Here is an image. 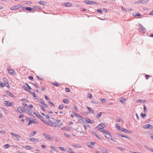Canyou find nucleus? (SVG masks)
Masks as SVG:
<instances>
[{
  "label": "nucleus",
  "mask_w": 153,
  "mask_h": 153,
  "mask_svg": "<svg viewBox=\"0 0 153 153\" xmlns=\"http://www.w3.org/2000/svg\"><path fill=\"white\" fill-rule=\"evenodd\" d=\"M89 143H90V144L89 145H88V147L90 148H92L93 147H92L91 146H92L94 145L96 143L95 142H89Z\"/></svg>",
  "instance_id": "nucleus-10"
},
{
  "label": "nucleus",
  "mask_w": 153,
  "mask_h": 153,
  "mask_svg": "<svg viewBox=\"0 0 153 153\" xmlns=\"http://www.w3.org/2000/svg\"><path fill=\"white\" fill-rule=\"evenodd\" d=\"M146 115V114H144L143 113H141L140 114V116L142 117H145Z\"/></svg>",
  "instance_id": "nucleus-46"
},
{
  "label": "nucleus",
  "mask_w": 153,
  "mask_h": 153,
  "mask_svg": "<svg viewBox=\"0 0 153 153\" xmlns=\"http://www.w3.org/2000/svg\"><path fill=\"white\" fill-rule=\"evenodd\" d=\"M54 127H56L57 126H59L61 127L62 126V123L61 122V121L58 120H54Z\"/></svg>",
  "instance_id": "nucleus-1"
},
{
  "label": "nucleus",
  "mask_w": 153,
  "mask_h": 153,
  "mask_svg": "<svg viewBox=\"0 0 153 153\" xmlns=\"http://www.w3.org/2000/svg\"><path fill=\"white\" fill-rule=\"evenodd\" d=\"M117 121L118 122H120V118L119 117H117Z\"/></svg>",
  "instance_id": "nucleus-62"
},
{
  "label": "nucleus",
  "mask_w": 153,
  "mask_h": 153,
  "mask_svg": "<svg viewBox=\"0 0 153 153\" xmlns=\"http://www.w3.org/2000/svg\"><path fill=\"white\" fill-rule=\"evenodd\" d=\"M39 3L43 5H46V3L42 1H40L39 2Z\"/></svg>",
  "instance_id": "nucleus-26"
},
{
  "label": "nucleus",
  "mask_w": 153,
  "mask_h": 153,
  "mask_svg": "<svg viewBox=\"0 0 153 153\" xmlns=\"http://www.w3.org/2000/svg\"><path fill=\"white\" fill-rule=\"evenodd\" d=\"M36 133V131H35L31 133L30 135L31 136H33Z\"/></svg>",
  "instance_id": "nucleus-39"
},
{
  "label": "nucleus",
  "mask_w": 153,
  "mask_h": 153,
  "mask_svg": "<svg viewBox=\"0 0 153 153\" xmlns=\"http://www.w3.org/2000/svg\"><path fill=\"white\" fill-rule=\"evenodd\" d=\"M101 101L102 102H105V99L102 98L101 99Z\"/></svg>",
  "instance_id": "nucleus-56"
},
{
  "label": "nucleus",
  "mask_w": 153,
  "mask_h": 153,
  "mask_svg": "<svg viewBox=\"0 0 153 153\" xmlns=\"http://www.w3.org/2000/svg\"><path fill=\"white\" fill-rule=\"evenodd\" d=\"M51 148L54 151H55L56 152H57L58 151V150L56 149V148H55L53 146H51Z\"/></svg>",
  "instance_id": "nucleus-37"
},
{
  "label": "nucleus",
  "mask_w": 153,
  "mask_h": 153,
  "mask_svg": "<svg viewBox=\"0 0 153 153\" xmlns=\"http://www.w3.org/2000/svg\"><path fill=\"white\" fill-rule=\"evenodd\" d=\"M55 85L57 87H58L59 86V84L57 82H56L55 85Z\"/></svg>",
  "instance_id": "nucleus-63"
},
{
  "label": "nucleus",
  "mask_w": 153,
  "mask_h": 153,
  "mask_svg": "<svg viewBox=\"0 0 153 153\" xmlns=\"http://www.w3.org/2000/svg\"><path fill=\"white\" fill-rule=\"evenodd\" d=\"M103 113L102 112L98 113L96 115V118L97 119L99 118L102 115Z\"/></svg>",
  "instance_id": "nucleus-18"
},
{
  "label": "nucleus",
  "mask_w": 153,
  "mask_h": 153,
  "mask_svg": "<svg viewBox=\"0 0 153 153\" xmlns=\"http://www.w3.org/2000/svg\"><path fill=\"white\" fill-rule=\"evenodd\" d=\"M10 134L12 135H13L14 137H16L17 138H18V137H19V136L18 134H16L13 132L10 133Z\"/></svg>",
  "instance_id": "nucleus-24"
},
{
  "label": "nucleus",
  "mask_w": 153,
  "mask_h": 153,
  "mask_svg": "<svg viewBox=\"0 0 153 153\" xmlns=\"http://www.w3.org/2000/svg\"><path fill=\"white\" fill-rule=\"evenodd\" d=\"M33 84L35 87L36 88H39V87L36 83H35L34 84Z\"/></svg>",
  "instance_id": "nucleus-53"
},
{
  "label": "nucleus",
  "mask_w": 153,
  "mask_h": 153,
  "mask_svg": "<svg viewBox=\"0 0 153 153\" xmlns=\"http://www.w3.org/2000/svg\"><path fill=\"white\" fill-rule=\"evenodd\" d=\"M65 6L67 7H71L72 4L69 3H66L65 4Z\"/></svg>",
  "instance_id": "nucleus-28"
},
{
  "label": "nucleus",
  "mask_w": 153,
  "mask_h": 153,
  "mask_svg": "<svg viewBox=\"0 0 153 153\" xmlns=\"http://www.w3.org/2000/svg\"><path fill=\"white\" fill-rule=\"evenodd\" d=\"M126 101V99L125 98H121L120 100V101L123 103H125Z\"/></svg>",
  "instance_id": "nucleus-20"
},
{
  "label": "nucleus",
  "mask_w": 153,
  "mask_h": 153,
  "mask_svg": "<svg viewBox=\"0 0 153 153\" xmlns=\"http://www.w3.org/2000/svg\"><path fill=\"white\" fill-rule=\"evenodd\" d=\"M25 91H26L30 93V94H32V93H33V92H32L30 90H28L27 89V88H25Z\"/></svg>",
  "instance_id": "nucleus-47"
},
{
  "label": "nucleus",
  "mask_w": 153,
  "mask_h": 153,
  "mask_svg": "<svg viewBox=\"0 0 153 153\" xmlns=\"http://www.w3.org/2000/svg\"><path fill=\"white\" fill-rule=\"evenodd\" d=\"M17 110L19 112V113H22L24 112L25 110L24 108H22L18 107L17 108Z\"/></svg>",
  "instance_id": "nucleus-6"
},
{
  "label": "nucleus",
  "mask_w": 153,
  "mask_h": 153,
  "mask_svg": "<svg viewBox=\"0 0 153 153\" xmlns=\"http://www.w3.org/2000/svg\"><path fill=\"white\" fill-rule=\"evenodd\" d=\"M24 86L27 89V88H28L29 89H32V88H31V87L27 83H25V84Z\"/></svg>",
  "instance_id": "nucleus-23"
},
{
  "label": "nucleus",
  "mask_w": 153,
  "mask_h": 153,
  "mask_svg": "<svg viewBox=\"0 0 153 153\" xmlns=\"http://www.w3.org/2000/svg\"><path fill=\"white\" fill-rule=\"evenodd\" d=\"M70 127L69 126H66L63 127L61 128L64 131H67L69 129Z\"/></svg>",
  "instance_id": "nucleus-19"
},
{
  "label": "nucleus",
  "mask_w": 153,
  "mask_h": 153,
  "mask_svg": "<svg viewBox=\"0 0 153 153\" xmlns=\"http://www.w3.org/2000/svg\"><path fill=\"white\" fill-rule=\"evenodd\" d=\"M7 85H9V84L8 82H6L4 84H3L2 82H1L0 84V86L1 87H4L5 86H6Z\"/></svg>",
  "instance_id": "nucleus-22"
},
{
  "label": "nucleus",
  "mask_w": 153,
  "mask_h": 153,
  "mask_svg": "<svg viewBox=\"0 0 153 153\" xmlns=\"http://www.w3.org/2000/svg\"><path fill=\"white\" fill-rule=\"evenodd\" d=\"M104 132V134H105V136L106 138L109 139L110 138H111L112 136L111 135V133L110 132L107 131H105Z\"/></svg>",
  "instance_id": "nucleus-3"
},
{
  "label": "nucleus",
  "mask_w": 153,
  "mask_h": 153,
  "mask_svg": "<svg viewBox=\"0 0 153 153\" xmlns=\"http://www.w3.org/2000/svg\"><path fill=\"white\" fill-rule=\"evenodd\" d=\"M93 133L94 134L95 136L97 138H98L99 139H100V138H99V137L97 135V134L95 132H93Z\"/></svg>",
  "instance_id": "nucleus-45"
},
{
  "label": "nucleus",
  "mask_w": 153,
  "mask_h": 153,
  "mask_svg": "<svg viewBox=\"0 0 153 153\" xmlns=\"http://www.w3.org/2000/svg\"><path fill=\"white\" fill-rule=\"evenodd\" d=\"M143 127L144 128L148 129L150 128V129H153V126H152L150 124H146L143 126Z\"/></svg>",
  "instance_id": "nucleus-4"
},
{
  "label": "nucleus",
  "mask_w": 153,
  "mask_h": 153,
  "mask_svg": "<svg viewBox=\"0 0 153 153\" xmlns=\"http://www.w3.org/2000/svg\"><path fill=\"white\" fill-rule=\"evenodd\" d=\"M105 127L104 126H102V127H100V128H97L98 129V130H99L101 132H103V133H104V131H106V130H105L103 128H104Z\"/></svg>",
  "instance_id": "nucleus-13"
},
{
  "label": "nucleus",
  "mask_w": 153,
  "mask_h": 153,
  "mask_svg": "<svg viewBox=\"0 0 153 153\" xmlns=\"http://www.w3.org/2000/svg\"><path fill=\"white\" fill-rule=\"evenodd\" d=\"M82 124H83L84 125V126L85 127H87V126H85V125L86 124V123L85 122V121H84V120H82Z\"/></svg>",
  "instance_id": "nucleus-59"
},
{
  "label": "nucleus",
  "mask_w": 153,
  "mask_h": 153,
  "mask_svg": "<svg viewBox=\"0 0 153 153\" xmlns=\"http://www.w3.org/2000/svg\"><path fill=\"white\" fill-rule=\"evenodd\" d=\"M49 102V103L51 104L54 107L55 106V105L52 102L50 101Z\"/></svg>",
  "instance_id": "nucleus-64"
},
{
  "label": "nucleus",
  "mask_w": 153,
  "mask_h": 153,
  "mask_svg": "<svg viewBox=\"0 0 153 153\" xmlns=\"http://www.w3.org/2000/svg\"><path fill=\"white\" fill-rule=\"evenodd\" d=\"M67 152L69 153H74V151L70 148L67 149Z\"/></svg>",
  "instance_id": "nucleus-32"
},
{
  "label": "nucleus",
  "mask_w": 153,
  "mask_h": 153,
  "mask_svg": "<svg viewBox=\"0 0 153 153\" xmlns=\"http://www.w3.org/2000/svg\"><path fill=\"white\" fill-rule=\"evenodd\" d=\"M62 102L65 104H68L69 102L70 101L67 99H65L62 100Z\"/></svg>",
  "instance_id": "nucleus-17"
},
{
  "label": "nucleus",
  "mask_w": 153,
  "mask_h": 153,
  "mask_svg": "<svg viewBox=\"0 0 153 153\" xmlns=\"http://www.w3.org/2000/svg\"><path fill=\"white\" fill-rule=\"evenodd\" d=\"M48 125L50 126H53L54 125V122H52L51 121L49 120Z\"/></svg>",
  "instance_id": "nucleus-11"
},
{
  "label": "nucleus",
  "mask_w": 153,
  "mask_h": 153,
  "mask_svg": "<svg viewBox=\"0 0 153 153\" xmlns=\"http://www.w3.org/2000/svg\"><path fill=\"white\" fill-rule=\"evenodd\" d=\"M138 30L140 32L143 33H145L146 32V29L142 25H141L140 26Z\"/></svg>",
  "instance_id": "nucleus-2"
},
{
  "label": "nucleus",
  "mask_w": 153,
  "mask_h": 153,
  "mask_svg": "<svg viewBox=\"0 0 153 153\" xmlns=\"http://www.w3.org/2000/svg\"><path fill=\"white\" fill-rule=\"evenodd\" d=\"M43 135L47 140H49L51 138V136L50 135H47L46 133L43 134Z\"/></svg>",
  "instance_id": "nucleus-7"
},
{
  "label": "nucleus",
  "mask_w": 153,
  "mask_h": 153,
  "mask_svg": "<svg viewBox=\"0 0 153 153\" xmlns=\"http://www.w3.org/2000/svg\"><path fill=\"white\" fill-rule=\"evenodd\" d=\"M24 148L30 150L31 149V147L30 146H25Z\"/></svg>",
  "instance_id": "nucleus-35"
},
{
  "label": "nucleus",
  "mask_w": 153,
  "mask_h": 153,
  "mask_svg": "<svg viewBox=\"0 0 153 153\" xmlns=\"http://www.w3.org/2000/svg\"><path fill=\"white\" fill-rule=\"evenodd\" d=\"M73 113L74 114V115H75L76 117H79V118H82V116H81L79 114L76 113V112H73Z\"/></svg>",
  "instance_id": "nucleus-21"
},
{
  "label": "nucleus",
  "mask_w": 153,
  "mask_h": 153,
  "mask_svg": "<svg viewBox=\"0 0 153 153\" xmlns=\"http://www.w3.org/2000/svg\"><path fill=\"white\" fill-rule=\"evenodd\" d=\"M10 10H16L17 9V5L13 6L10 8Z\"/></svg>",
  "instance_id": "nucleus-30"
},
{
  "label": "nucleus",
  "mask_w": 153,
  "mask_h": 153,
  "mask_svg": "<svg viewBox=\"0 0 153 153\" xmlns=\"http://www.w3.org/2000/svg\"><path fill=\"white\" fill-rule=\"evenodd\" d=\"M34 120H35V119H34L33 120H30L29 122L28 123V125H30V124H31L33 123L34 121Z\"/></svg>",
  "instance_id": "nucleus-27"
},
{
  "label": "nucleus",
  "mask_w": 153,
  "mask_h": 153,
  "mask_svg": "<svg viewBox=\"0 0 153 153\" xmlns=\"http://www.w3.org/2000/svg\"><path fill=\"white\" fill-rule=\"evenodd\" d=\"M46 118L47 119H48L49 120L50 119V116L48 115H45Z\"/></svg>",
  "instance_id": "nucleus-58"
},
{
  "label": "nucleus",
  "mask_w": 153,
  "mask_h": 153,
  "mask_svg": "<svg viewBox=\"0 0 153 153\" xmlns=\"http://www.w3.org/2000/svg\"><path fill=\"white\" fill-rule=\"evenodd\" d=\"M88 97L89 98L91 99L92 97V95L90 93H88Z\"/></svg>",
  "instance_id": "nucleus-44"
},
{
  "label": "nucleus",
  "mask_w": 153,
  "mask_h": 153,
  "mask_svg": "<svg viewBox=\"0 0 153 153\" xmlns=\"http://www.w3.org/2000/svg\"><path fill=\"white\" fill-rule=\"evenodd\" d=\"M39 105L41 106V109L42 111H45L46 110L44 108V106H42V105Z\"/></svg>",
  "instance_id": "nucleus-38"
},
{
  "label": "nucleus",
  "mask_w": 153,
  "mask_h": 153,
  "mask_svg": "<svg viewBox=\"0 0 153 153\" xmlns=\"http://www.w3.org/2000/svg\"><path fill=\"white\" fill-rule=\"evenodd\" d=\"M59 148L62 151H65V149L63 147H59Z\"/></svg>",
  "instance_id": "nucleus-55"
},
{
  "label": "nucleus",
  "mask_w": 153,
  "mask_h": 153,
  "mask_svg": "<svg viewBox=\"0 0 153 153\" xmlns=\"http://www.w3.org/2000/svg\"><path fill=\"white\" fill-rule=\"evenodd\" d=\"M10 145L8 144H7L4 145V147L6 148H7L10 147Z\"/></svg>",
  "instance_id": "nucleus-50"
},
{
  "label": "nucleus",
  "mask_w": 153,
  "mask_h": 153,
  "mask_svg": "<svg viewBox=\"0 0 153 153\" xmlns=\"http://www.w3.org/2000/svg\"><path fill=\"white\" fill-rule=\"evenodd\" d=\"M32 94L33 95V97L34 99H36L37 97L35 93L34 92H33V93H32Z\"/></svg>",
  "instance_id": "nucleus-34"
},
{
  "label": "nucleus",
  "mask_w": 153,
  "mask_h": 153,
  "mask_svg": "<svg viewBox=\"0 0 153 153\" xmlns=\"http://www.w3.org/2000/svg\"><path fill=\"white\" fill-rule=\"evenodd\" d=\"M142 100H138L137 101V103H141L142 102Z\"/></svg>",
  "instance_id": "nucleus-61"
},
{
  "label": "nucleus",
  "mask_w": 153,
  "mask_h": 153,
  "mask_svg": "<svg viewBox=\"0 0 153 153\" xmlns=\"http://www.w3.org/2000/svg\"><path fill=\"white\" fill-rule=\"evenodd\" d=\"M73 107L75 109V110L76 111H77L78 110V109L77 108L76 106L75 105H73Z\"/></svg>",
  "instance_id": "nucleus-57"
},
{
  "label": "nucleus",
  "mask_w": 153,
  "mask_h": 153,
  "mask_svg": "<svg viewBox=\"0 0 153 153\" xmlns=\"http://www.w3.org/2000/svg\"><path fill=\"white\" fill-rule=\"evenodd\" d=\"M65 90L67 92H69L70 91V89L68 88H65Z\"/></svg>",
  "instance_id": "nucleus-51"
},
{
  "label": "nucleus",
  "mask_w": 153,
  "mask_h": 153,
  "mask_svg": "<svg viewBox=\"0 0 153 153\" xmlns=\"http://www.w3.org/2000/svg\"><path fill=\"white\" fill-rule=\"evenodd\" d=\"M97 11L100 14H102L103 13L102 11L101 10L97 9Z\"/></svg>",
  "instance_id": "nucleus-41"
},
{
  "label": "nucleus",
  "mask_w": 153,
  "mask_h": 153,
  "mask_svg": "<svg viewBox=\"0 0 153 153\" xmlns=\"http://www.w3.org/2000/svg\"><path fill=\"white\" fill-rule=\"evenodd\" d=\"M38 101L40 103L42 104H44L45 102L42 99H40L39 100H38Z\"/></svg>",
  "instance_id": "nucleus-36"
},
{
  "label": "nucleus",
  "mask_w": 153,
  "mask_h": 153,
  "mask_svg": "<svg viewBox=\"0 0 153 153\" xmlns=\"http://www.w3.org/2000/svg\"><path fill=\"white\" fill-rule=\"evenodd\" d=\"M25 9L26 10H29L31 11L34 10L32 8L29 7H26L25 8H24V9L22 8V9L24 10Z\"/></svg>",
  "instance_id": "nucleus-14"
},
{
  "label": "nucleus",
  "mask_w": 153,
  "mask_h": 153,
  "mask_svg": "<svg viewBox=\"0 0 153 153\" xmlns=\"http://www.w3.org/2000/svg\"><path fill=\"white\" fill-rule=\"evenodd\" d=\"M4 103L5 105L8 106H11L12 104V102L8 103V102L7 101H5L4 102Z\"/></svg>",
  "instance_id": "nucleus-9"
},
{
  "label": "nucleus",
  "mask_w": 153,
  "mask_h": 153,
  "mask_svg": "<svg viewBox=\"0 0 153 153\" xmlns=\"http://www.w3.org/2000/svg\"><path fill=\"white\" fill-rule=\"evenodd\" d=\"M116 128L119 130L121 131L122 128H120L119 126L118 125L116 124Z\"/></svg>",
  "instance_id": "nucleus-40"
},
{
  "label": "nucleus",
  "mask_w": 153,
  "mask_h": 153,
  "mask_svg": "<svg viewBox=\"0 0 153 153\" xmlns=\"http://www.w3.org/2000/svg\"><path fill=\"white\" fill-rule=\"evenodd\" d=\"M85 120L87 123H91V120L90 119L85 118Z\"/></svg>",
  "instance_id": "nucleus-33"
},
{
  "label": "nucleus",
  "mask_w": 153,
  "mask_h": 153,
  "mask_svg": "<svg viewBox=\"0 0 153 153\" xmlns=\"http://www.w3.org/2000/svg\"><path fill=\"white\" fill-rule=\"evenodd\" d=\"M119 135L121 137H125V138H129L128 137H127L126 136L124 135L120 134H119Z\"/></svg>",
  "instance_id": "nucleus-43"
},
{
  "label": "nucleus",
  "mask_w": 153,
  "mask_h": 153,
  "mask_svg": "<svg viewBox=\"0 0 153 153\" xmlns=\"http://www.w3.org/2000/svg\"><path fill=\"white\" fill-rule=\"evenodd\" d=\"M7 95L10 97H12L13 96V95L9 91H7Z\"/></svg>",
  "instance_id": "nucleus-25"
},
{
  "label": "nucleus",
  "mask_w": 153,
  "mask_h": 153,
  "mask_svg": "<svg viewBox=\"0 0 153 153\" xmlns=\"http://www.w3.org/2000/svg\"><path fill=\"white\" fill-rule=\"evenodd\" d=\"M28 139L31 142H35V139L34 138H29Z\"/></svg>",
  "instance_id": "nucleus-31"
},
{
  "label": "nucleus",
  "mask_w": 153,
  "mask_h": 153,
  "mask_svg": "<svg viewBox=\"0 0 153 153\" xmlns=\"http://www.w3.org/2000/svg\"><path fill=\"white\" fill-rule=\"evenodd\" d=\"M34 9H41V7H39L38 6H36L34 7Z\"/></svg>",
  "instance_id": "nucleus-48"
},
{
  "label": "nucleus",
  "mask_w": 153,
  "mask_h": 153,
  "mask_svg": "<svg viewBox=\"0 0 153 153\" xmlns=\"http://www.w3.org/2000/svg\"><path fill=\"white\" fill-rule=\"evenodd\" d=\"M64 105L63 104L60 105L59 107V108L60 109H62Z\"/></svg>",
  "instance_id": "nucleus-42"
},
{
  "label": "nucleus",
  "mask_w": 153,
  "mask_h": 153,
  "mask_svg": "<svg viewBox=\"0 0 153 153\" xmlns=\"http://www.w3.org/2000/svg\"><path fill=\"white\" fill-rule=\"evenodd\" d=\"M86 108L88 109V110L92 114H94V111L91 108L88 106H87Z\"/></svg>",
  "instance_id": "nucleus-15"
},
{
  "label": "nucleus",
  "mask_w": 153,
  "mask_h": 153,
  "mask_svg": "<svg viewBox=\"0 0 153 153\" xmlns=\"http://www.w3.org/2000/svg\"><path fill=\"white\" fill-rule=\"evenodd\" d=\"M8 71L9 72V73L10 74H12V75H13L14 73L15 72L14 70H13V69H8Z\"/></svg>",
  "instance_id": "nucleus-12"
},
{
  "label": "nucleus",
  "mask_w": 153,
  "mask_h": 153,
  "mask_svg": "<svg viewBox=\"0 0 153 153\" xmlns=\"http://www.w3.org/2000/svg\"><path fill=\"white\" fill-rule=\"evenodd\" d=\"M84 2L85 3L87 4H90V1L88 0H86Z\"/></svg>",
  "instance_id": "nucleus-49"
},
{
  "label": "nucleus",
  "mask_w": 153,
  "mask_h": 153,
  "mask_svg": "<svg viewBox=\"0 0 153 153\" xmlns=\"http://www.w3.org/2000/svg\"><path fill=\"white\" fill-rule=\"evenodd\" d=\"M146 3V2L144 0H141L136 1L134 2V4H137L139 3Z\"/></svg>",
  "instance_id": "nucleus-8"
},
{
  "label": "nucleus",
  "mask_w": 153,
  "mask_h": 153,
  "mask_svg": "<svg viewBox=\"0 0 153 153\" xmlns=\"http://www.w3.org/2000/svg\"><path fill=\"white\" fill-rule=\"evenodd\" d=\"M104 126V127H105V126L103 124V123H101L99 124L97 127V128H100V126L102 127Z\"/></svg>",
  "instance_id": "nucleus-29"
},
{
  "label": "nucleus",
  "mask_w": 153,
  "mask_h": 153,
  "mask_svg": "<svg viewBox=\"0 0 153 153\" xmlns=\"http://www.w3.org/2000/svg\"><path fill=\"white\" fill-rule=\"evenodd\" d=\"M121 131H123L126 133H130V131L128 130L127 129H125V128H123L121 129Z\"/></svg>",
  "instance_id": "nucleus-16"
},
{
  "label": "nucleus",
  "mask_w": 153,
  "mask_h": 153,
  "mask_svg": "<svg viewBox=\"0 0 153 153\" xmlns=\"http://www.w3.org/2000/svg\"><path fill=\"white\" fill-rule=\"evenodd\" d=\"M134 16H141V14H140V13H137V14H136V15H134Z\"/></svg>",
  "instance_id": "nucleus-52"
},
{
  "label": "nucleus",
  "mask_w": 153,
  "mask_h": 153,
  "mask_svg": "<svg viewBox=\"0 0 153 153\" xmlns=\"http://www.w3.org/2000/svg\"><path fill=\"white\" fill-rule=\"evenodd\" d=\"M24 116V115L23 114H21L20 115V116H19V118H22Z\"/></svg>",
  "instance_id": "nucleus-60"
},
{
  "label": "nucleus",
  "mask_w": 153,
  "mask_h": 153,
  "mask_svg": "<svg viewBox=\"0 0 153 153\" xmlns=\"http://www.w3.org/2000/svg\"><path fill=\"white\" fill-rule=\"evenodd\" d=\"M33 77L31 76H28V79L30 80H33Z\"/></svg>",
  "instance_id": "nucleus-54"
},
{
  "label": "nucleus",
  "mask_w": 153,
  "mask_h": 153,
  "mask_svg": "<svg viewBox=\"0 0 153 153\" xmlns=\"http://www.w3.org/2000/svg\"><path fill=\"white\" fill-rule=\"evenodd\" d=\"M37 114H36V116L39 118L41 120H42V122H44V117L42 116L39 113V112H37Z\"/></svg>",
  "instance_id": "nucleus-5"
}]
</instances>
